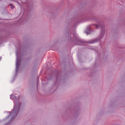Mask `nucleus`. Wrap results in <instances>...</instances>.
Instances as JSON below:
<instances>
[{
  "instance_id": "nucleus-1",
  "label": "nucleus",
  "mask_w": 125,
  "mask_h": 125,
  "mask_svg": "<svg viewBox=\"0 0 125 125\" xmlns=\"http://www.w3.org/2000/svg\"><path fill=\"white\" fill-rule=\"evenodd\" d=\"M19 107H16V105L15 104V106L13 109V110H12V112H11V113L8 116V117L11 116L12 117L11 120H12L16 116L19 112Z\"/></svg>"
},
{
  "instance_id": "nucleus-2",
  "label": "nucleus",
  "mask_w": 125,
  "mask_h": 125,
  "mask_svg": "<svg viewBox=\"0 0 125 125\" xmlns=\"http://www.w3.org/2000/svg\"><path fill=\"white\" fill-rule=\"evenodd\" d=\"M104 35V33L102 32L100 34V35L99 37L97 39H95L93 40L90 43H93L97 42L98 41L100 40L103 37Z\"/></svg>"
},
{
  "instance_id": "nucleus-3",
  "label": "nucleus",
  "mask_w": 125,
  "mask_h": 125,
  "mask_svg": "<svg viewBox=\"0 0 125 125\" xmlns=\"http://www.w3.org/2000/svg\"><path fill=\"white\" fill-rule=\"evenodd\" d=\"M73 37L76 39L75 42H76L79 43L84 42L83 41L78 37V36L76 34H73Z\"/></svg>"
},
{
  "instance_id": "nucleus-4",
  "label": "nucleus",
  "mask_w": 125,
  "mask_h": 125,
  "mask_svg": "<svg viewBox=\"0 0 125 125\" xmlns=\"http://www.w3.org/2000/svg\"><path fill=\"white\" fill-rule=\"evenodd\" d=\"M86 33L87 34V35L90 34L91 32V28L90 26H89V27H87L86 30L85 31Z\"/></svg>"
},
{
  "instance_id": "nucleus-5",
  "label": "nucleus",
  "mask_w": 125,
  "mask_h": 125,
  "mask_svg": "<svg viewBox=\"0 0 125 125\" xmlns=\"http://www.w3.org/2000/svg\"><path fill=\"white\" fill-rule=\"evenodd\" d=\"M20 61V60L18 59H17L16 62V68L17 69H18V68Z\"/></svg>"
},
{
  "instance_id": "nucleus-6",
  "label": "nucleus",
  "mask_w": 125,
  "mask_h": 125,
  "mask_svg": "<svg viewBox=\"0 0 125 125\" xmlns=\"http://www.w3.org/2000/svg\"><path fill=\"white\" fill-rule=\"evenodd\" d=\"M11 7V8L12 9H13V5L11 4H10L9 5Z\"/></svg>"
},
{
  "instance_id": "nucleus-7",
  "label": "nucleus",
  "mask_w": 125,
  "mask_h": 125,
  "mask_svg": "<svg viewBox=\"0 0 125 125\" xmlns=\"http://www.w3.org/2000/svg\"><path fill=\"white\" fill-rule=\"evenodd\" d=\"M93 25H94V24H93ZM94 25H95V27L96 28V29L98 28L99 26L98 25H96V24Z\"/></svg>"
},
{
  "instance_id": "nucleus-8",
  "label": "nucleus",
  "mask_w": 125,
  "mask_h": 125,
  "mask_svg": "<svg viewBox=\"0 0 125 125\" xmlns=\"http://www.w3.org/2000/svg\"><path fill=\"white\" fill-rule=\"evenodd\" d=\"M14 96V95H10V96Z\"/></svg>"
}]
</instances>
